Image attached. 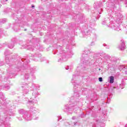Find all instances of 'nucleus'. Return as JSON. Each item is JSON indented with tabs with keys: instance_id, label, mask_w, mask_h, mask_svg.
<instances>
[{
	"instance_id": "1",
	"label": "nucleus",
	"mask_w": 127,
	"mask_h": 127,
	"mask_svg": "<svg viewBox=\"0 0 127 127\" xmlns=\"http://www.w3.org/2000/svg\"><path fill=\"white\" fill-rule=\"evenodd\" d=\"M122 44L120 46L121 50H124L126 49V45H125V41L123 40H121Z\"/></svg>"
},
{
	"instance_id": "2",
	"label": "nucleus",
	"mask_w": 127,
	"mask_h": 127,
	"mask_svg": "<svg viewBox=\"0 0 127 127\" xmlns=\"http://www.w3.org/2000/svg\"><path fill=\"white\" fill-rule=\"evenodd\" d=\"M109 79H110V81H109L110 83L111 84H113L115 80V77H114L113 76H111L109 77Z\"/></svg>"
},
{
	"instance_id": "3",
	"label": "nucleus",
	"mask_w": 127,
	"mask_h": 127,
	"mask_svg": "<svg viewBox=\"0 0 127 127\" xmlns=\"http://www.w3.org/2000/svg\"><path fill=\"white\" fill-rule=\"evenodd\" d=\"M99 82H103V78L99 77Z\"/></svg>"
},
{
	"instance_id": "4",
	"label": "nucleus",
	"mask_w": 127,
	"mask_h": 127,
	"mask_svg": "<svg viewBox=\"0 0 127 127\" xmlns=\"http://www.w3.org/2000/svg\"><path fill=\"white\" fill-rule=\"evenodd\" d=\"M13 45H12L11 46L9 45L8 47L10 48L11 49H12V48H13Z\"/></svg>"
},
{
	"instance_id": "5",
	"label": "nucleus",
	"mask_w": 127,
	"mask_h": 127,
	"mask_svg": "<svg viewBox=\"0 0 127 127\" xmlns=\"http://www.w3.org/2000/svg\"><path fill=\"white\" fill-rule=\"evenodd\" d=\"M25 77L26 78V79H28V75L26 74L25 75Z\"/></svg>"
},
{
	"instance_id": "6",
	"label": "nucleus",
	"mask_w": 127,
	"mask_h": 127,
	"mask_svg": "<svg viewBox=\"0 0 127 127\" xmlns=\"http://www.w3.org/2000/svg\"><path fill=\"white\" fill-rule=\"evenodd\" d=\"M75 117H72V120H75Z\"/></svg>"
},
{
	"instance_id": "7",
	"label": "nucleus",
	"mask_w": 127,
	"mask_h": 127,
	"mask_svg": "<svg viewBox=\"0 0 127 127\" xmlns=\"http://www.w3.org/2000/svg\"><path fill=\"white\" fill-rule=\"evenodd\" d=\"M7 88L8 89H9V86H7Z\"/></svg>"
},
{
	"instance_id": "8",
	"label": "nucleus",
	"mask_w": 127,
	"mask_h": 127,
	"mask_svg": "<svg viewBox=\"0 0 127 127\" xmlns=\"http://www.w3.org/2000/svg\"><path fill=\"white\" fill-rule=\"evenodd\" d=\"M32 7H34V5H32Z\"/></svg>"
},
{
	"instance_id": "9",
	"label": "nucleus",
	"mask_w": 127,
	"mask_h": 127,
	"mask_svg": "<svg viewBox=\"0 0 127 127\" xmlns=\"http://www.w3.org/2000/svg\"><path fill=\"white\" fill-rule=\"evenodd\" d=\"M101 70V68H99V70L100 71Z\"/></svg>"
},
{
	"instance_id": "10",
	"label": "nucleus",
	"mask_w": 127,
	"mask_h": 127,
	"mask_svg": "<svg viewBox=\"0 0 127 127\" xmlns=\"http://www.w3.org/2000/svg\"><path fill=\"white\" fill-rule=\"evenodd\" d=\"M126 69H127V67H126Z\"/></svg>"
},
{
	"instance_id": "11",
	"label": "nucleus",
	"mask_w": 127,
	"mask_h": 127,
	"mask_svg": "<svg viewBox=\"0 0 127 127\" xmlns=\"http://www.w3.org/2000/svg\"><path fill=\"white\" fill-rule=\"evenodd\" d=\"M66 70H68V68H66Z\"/></svg>"
}]
</instances>
